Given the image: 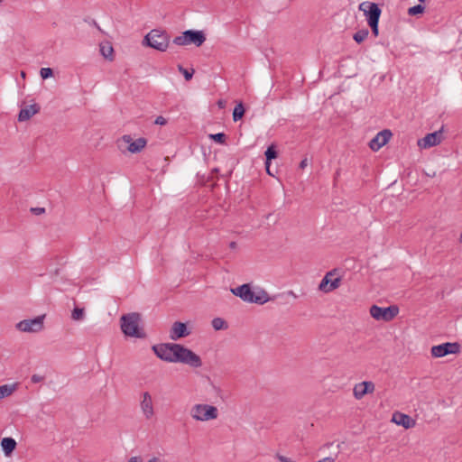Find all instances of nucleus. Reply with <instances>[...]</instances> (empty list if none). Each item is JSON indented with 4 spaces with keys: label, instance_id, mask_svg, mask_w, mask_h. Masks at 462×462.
<instances>
[{
    "label": "nucleus",
    "instance_id": "35",
    "mask_svg": "<svg viewBox=\"0 0 462 462\" xmlns=\"http://www.w3.org/2000/svg\"><path fill=\"white\" fill-rule=\"evenodd\" d=\"M415 425V420L406 414V430L412 428Z\"/></svg>",
    "mask_w": 462,
    "mask_h": 462
},
{
    "label": "nucleus",
    "instance_id": "33",
    "mask_svg": "<svg viewBox=\"0 0 462 462\" xmlns=\"http://www.w3.org/2000/svg\"><path fill=\"white\" fill-rule=\"evenodd\" d=\"M378 23L379 22L368 23L369 27L371 28L373 35L375 37H377L379 34Z\"/></svg>",
    "mask_w": 462,
    "mask_h": 462
},
{
    "label": "nucleus",
    "instance_id": "10",
    "mask_svg": "<svg viewBox=\"0 0 462 462\" xmlns=\"http://www.w3.org/2000/svg\"><path fill=\"white\" fill-rule=\"evenodd\" d=\"M392 136L393 133L390 129H383L370 140L368 146L373 152H377L390 141Z\"/></svg>",
    "mask_w": 462,
    "mask_h": 462
},
{
    "label": "nucleus",
    "instance_id": "19",
    "mask_svg": "<svg viewBox=\"0 0 462 462\" xmlns=\"http://www.w3.org/2000/svg\"><path fill=\"white\" fill-rule=\"evenodd\" d=\"M16 441L11 437H5L1 440L2 449L6 457L12 455V453L16 448Z\"/></svg>",
    "mask_w": 462,
    "mask_h": 462
},
{
    "label": "nucleus",
    "instance_id": "17",
    "mask_svg": "<svg viewBox=\"0 0 462 462\" xmlns=\"http://www.w3.org/2000/svg\"><path fill=\"white\" fill-rule=\"evenodd\" d=\"M40 106L36 103L22 108L18 114V121L23 122L29 120L32 116L40 112Z\"/></svg>",
    "mask_w": 462,
    "mask_h": 462
},
{
    "label": "nucleus",
    "instance_id": "45",
    "mask_svg": "<svg viewBox=\"0 0 462 462\" xmlns=\"http://www.w3.org/2000/svg\"><path fill=\"white\" fill-rule=\"evenodd\" d=\"M21 75L22 77H25V72L22 71Z\"/></svg>",
    "mask_w": 462,
    "mask_h": 462
},
{
    "label": "nucleus",
    "instance_id": "40",
    "mask_svg": "<svg viewBox=\"0 0 462 462\" xmlns=\"http://www.w3.org/2000/svg\"><path fill=\"white\" fill-rule=\"evenodd\" d=\"M127 462H141L140 457H132Z\"/></svg>",
    "mask_w": 462,
    "mask_h": 462
},
{
    "label": "nucleus",
    "instance_id": "22",
    "mask_svg": "<svg viewBox=\"0 0 462 462\" xmlns=\"http://www.w3.org/2000/svg\"><path fill=\"white\" fill-rule=\"evenodd\" d=\"M245 113V108L244 106V104L242 102L238 103L233 111V120L235 122H237L243 118Z\"/></svg>",
    "mask_w": 462,
    "mask_h": 462
},
{
    "label": "nucleus",
    "instance_id": "42",
    "mask_svg": "<svg viewBox=\"0 0 462 462\" xmlns=\"http://www.w3.org/2000/svg\"><path fill=\"white\" fill-rule=\"evenodd\" d=\"M93 26H95L97 30L101 31L99 25L97 24V23L95 20H93Z\"/></svg>",
    "mask_w": 462,
    "mask_h": 462
},
{
    "label": "nucleus",
    "instance_id": "27",
    "mask_svg": "<svg viewBox=\"0 0 462 462\" xmlns=\"http://www.w3.org/2000/svg\"><path fill=\"white\" fill-rule=\"evenodd\" d=\"M368 34H369V32L367 29H362V30L357 31L354 34L353 39L356 41V42L361 43L367 38Z\"/></svg>",
    "mask_w": 462,
    "mask_h": 462
},
{
    "label": "nucleus",
    "instance_id": "28",
    "mask_svg": "<svg viewBox=\"0 0 462 462\" xmlns=\"http://www.w3.org/2000/svg\"><path fill=\"white\" fill-rule=\"evenodd\" d=\"M43 318L44 316L36 317L32 319H29L31 326L33 327L34 328V331L38 332L42 330V328H43Z\"/></svg>",
    "mask_w": 462,
    "mask_h": 462
},
{
    "label": "nucleus",
    "instance_id": "6",
    "mask_svg": "<svg viewBox=\"0 0 462 462\" xmlns=\"http://www.w3.org/2000/svg\"><path fill=\"white\" fill-rule=\"evenodd\" d=\"M369 313L375 320L389 322L399 314V307L397 305L380 307L374 304L370 307Z\"/></svg>",
    "mask_w": 462,
    "mask_h": 462
},
{
    "label": "nucleus",
    "instance_id": "39",
    "mask_svg": "<svg viewBox=\"0 0 462 462\" xmlns=\"http://www.w3.org/2000/svg\"><path fill=\"white\" fill-rule=\"evenodd\" d=\"M318 462H335V459L331 457H327L321 460H319Z\"/></svg>",
    "mask_w": 462,
    "mask_h": 462
},
{
    "label": "nucleus",
    "instance_id": "36",
    "mask_svg": "<svg viewBox=\"0 0 462 462\" xmlns=\"http://www.w3.org/2000/svg\"><path fill=\"white\" fill-rule=\"evenodd\" d=\"M43 380V376L40 375V374H33L32 377H31V381L32 383H40Z\"/></svg>",
    "mask_w": 462,
    "mask_h": 462
},
{
    "label": "nucleus",
    "instance_id": "34",
    "mask_svg": "<svg viewBox=\"0 0 462 462\" xmlns=\"http://www.w3.org/2000/svg\"><path fill=\"white\" fill-rule=\"evenodd\" d=\"M154 124L159 125H165L167 124V119L162 116H159L156 117Z\"/></svg>",
    "mask_w": 462,
    "mask_h": 462
},
{
    "label": "nucleus",
    "instance_id": "5",
    "mask_svg": "<svg viewBox=\"0 0 462 462\" xmlns=\"http://www.w3.org/2000/svg\"><path fill=\"white\" fill-rule=\"evenodd\" d=\"M206 41V34L203 31L187 30L181 35L173 39V43L179 46L194 44L200 47Z\"/></svg>",
    "mask_w": 462,
    "mask_h": 462
},
{
    "label": "nucleus",
    "instance_id": "41",
    "mask_svg": "<svg viewBox=\"0 0 462 462\" xmlns=\"http://www.w3.org/2000/svg\"><path fill=\"white\" fill-rule=\"evenodd\" d=\"M147 462H161L160 458L154 457L152 458H151L150 460H148Z\"/></svg>",
    "mask_w": 462,
    "mask_h": 462
},
{
    "label": "nucleus",
    "instance_id": "29",
    "mask_svg": "<svg viewBox=\"0 0 462 462\" xmlns=\"http://www.w3.org/2000/svg\"><path fill=\"white\" fill-rule=\"evenodd\" d=\"M71 318H72V319L77 320V321L84 319L85 309L79 308V307H75L72 310Z\"/></svg>",
    "mask_w": 462,
    "mask_h": 462
},
{
    "label": "nucleus",
    "instance_id": "18",
    "mask_svg": "<svg viewBox=\"0 0 462 462\" xmlns=\"http://www.w3.org/2000/svg\"><path fill=\"white\" fill-rule=\"evenodd\" d=\"M264 155L266 171L269 175L273 176V173L270 171V166L272 160L276 159L279 155L276 145L274 143L269 145L264 152Z\"/></svg>",
    "mask_w": 462,
    "mask_h": 462
},
{
    "label": "nucleus",
    "instance_id": "46",
    "mask_svg": "<svg viewBox=\"0 0 462 462\" xmlns=\"http://www.w3.org/2000/svg\"><path fill=\"white\" fill-rule=\"evenodd\" d=\"M2 2H3V0H0V3H2Z\"/></svg>",
    "mask_w": 462,
    "mask_h": 462
},
{
    "label": "nucleus",
    "instance_id": "30",
    "mask_svg": "<svg viewBox=\"0 0 462 462\" xmlns=\"http://www.w3.org/2000/svg\"><path fill=\"white\" fill-rule=\"evenodd\" d=\"M392 421L396 423L397 425H401L404 427V413L400 411H395L393 414Z\"/></svg>",
    "mask_w": 462,
    "mask_h": 462
},
{
    "label": "nucleus",
    "instance_id": "14",
    "mask_svg": "<svg viewBox=\"0 0 462 462\" xmlns=\"http://www.w3.org/2000/svg\"><path fill=\"white\" fill-rule=\"evenodd\" d=\"M190 331L189 330L186 323L181 321H175L171 326L170 337L172 340H178L188 337Z\"/></svg>",
    "mask_w": 462,
    "mask_h": 462
},
{
    "label": "nucleus",
    "instance_id": "21",
    "mask_svg": "<svg viewBox=\"0 0 462 462\" xmlns=\"http://www.w3.org/2000/svg\"><path fill=\"white\" fill-rule=\"evenodd\" d=\"M420 4L408 8L407 14L411 16H417L422 14L425 11V6L422 5L425 0H419Z\"/></svg>",
    "mask_w": 462,
    "mask_h": 462
},
{
    "label": "nucleus",
    "instance_id": "7",
    "mask_svg": "<svg viewBox=\"0 0 462 462\" xmlns=\"http://www.w3.org/2000/svg\"><path fill=\"white\" fill-rule=\"evenodd\" d=\"M190 414L196 420H209L217 418L218 411L215 406L208 404H196L192 407Z\"/></svg>",
    "mask_w": 462,
    "mask_h": 462
},
{
    "label": "nucleus",
    "instance_id": "32",
    "mask_svg": "<svg viewBox=\"0 0 462 462\" xmlns=\"http://www.w3.org/2000/svg\"><path fill=\"white\" fill-rule=\"evenodd\" d=\"M40 75L42 79H49L53 76V69L51 68H42Z\"/></svg>",
    "mask_w": 462,
    "mask_h": 462
},
{
    "label": "nucleus",
    "instance_id": "2",
    "mask_svg": "<svg viewBox=\"0 0 462 462\" xmlns=\"http://www.w3.org/2000/svg\"><path fill=\"white\" fill-rule=\"evenodd\" d=\"M142 316L138 312H132L125 314L121 317V329L126 337H132L136 338H145L146 333L143 328H139Z\"/></svg>",
    "mask_w": 462,
    "mask_h": 462
},
{
    "label": "nucleus",
    "instance_id": "38",
    "mask_svg": "<svg viewBox=\"0 0 462 462\" xmlns=\"http://www.w3.org/2000/svg\"><path fill=\"white\" fill-rule=\"evenodd\" d=\"M308 164V161H307V158L303 159L300 162V169H304Z\"/></svg>",
    "mask_w": 462,
    "mask_h": 462
},
{
    "label": "nucleus",
    "instance_id": "13",
    "mask_svg": "<svg viewBox=\"0 0 462 462\" xmlns=\"http://www.w3.org/2000/svg\"><path fill=\"white\" fill-rule=\"evenodd\" d=\"M122 141L128 143L127 150L132 153L140 152L147 144V140L144 137H140L134 141L129 134L123 135Z\"/></svg>",
    "mask_w": 462,
    "mask_h": 462
},
{
    "label": "nucleus",
    "instance_id": "26",
    "mask_svg": "<svg viewBox=\"0 0 462 462\" xmlns=\"http://www.w3.org/2000/svg\"><path fill=\"white\" fill-rule=\"evenodd\" d=\"M209 139L219 144H226V134L225 133L210 134Z\"/></svg>",
    "mask_w": 462,
    "mask_h": 462
},
{
    "label": "nucleus",
    "instance_id": "24",
    "mask_svg": "<svg viewBox=\"0 0 462 462\" xmlns=\"http://www.w3.org/2000/svg\"><path fill=\"white\" fill-rule=\"evenodd\" d=\"M212 327L215 330H224L228 328L227 322L221 318H215L212 320Z\"/></svg>",
    "mask_w": 462,
    "mask_h": 462
},
{
    "label": "nucleus",
    "instance_id": "15",
    "mask_svg": "<svg viewBox=\"0 0 462 462\" xmlns=\"http://www.w3.org/2000/svg\"><path fill=\"white\" fill-rule=\"evenodd\" d=\"M374 391V383L371 381H364L354 386L353 394L356 399L361 400L365 395L372 393Z\"/></svg>",
    "mask_w": 462,
    "mask_h": 462
},
{
    "label": "nucleus",
    "instance_id": "3",
    "mask_svg": "<svg viewBox=\"0 0 462 462\" xmlns=\"http://www.w3.org/2000/svg\"><path fill=\"white\" fill-rule=\"evenodd\" d=\"M234 295L241 298L244 301L250 303L264 304L269 300L268 293L261 290L255 294L248 283L242 284L235 289H231Z\"/></svg>",
    "mask_w": 462,
    "mask_h": 462
},
{
    "label": "nucleus",
    "instance_id": "8",
    "mask_svg": "<svg viewBox=\"0 0 462 462\" xmlns=\"http://www.w3.org/2000/svg\"><path fill=\"white\" fill-rule=\"evenodd\" d=\"M359 10L364 13L367 24L379 22L382 10L378 4L365 1L359 5Z\"/></svg>",
    "mask_w": 462,
    "mask_h": 462
},
{
    "label": "nucleus",
    "instance_id": "16",
    "mask_svg": "<svg viewBox=\"0 0 462 462\" xmlns=\"http://www.w3.org/2000/svg\"><path fill=\"white\" fill-rule=\"evenodd\" d=\"M143 400L141 401L140 406L146 419H151L153 414V404L152 396L148 392L143 393Z\"/></svg>",
    "mask_w": 462,
    "mask_h": 462
},
{
    "label": "nucleus",
    "instance_id": "44",
    "mask_svg": "<svg viewBox=\"0 0 462 462\" xmlns=\"http://www.w3.org/2000/svg\"><path fill=\"white\" fill-rule=\"evenodd\" d=\"M223 104H224V103H223V101H222V100H219V101H218V106H219L220 107H222V106H223Z\"/></svg>",
    "mask_w": 462,
    "mask_h": 462
},
{
    "label": "nucleus",
    "instance_id": "20",
    "mask_svg": "<svg viewBox=\"0 0 462 462\" xmlns=\"http://www.w3.org/2000/svg\"><path fill=\"white\" fill-rule=\"evenodd\" d=\"M100 52L105 59L114 60V49L109 42L100 44Z\"/></svg>",
    "mask_w": 462,
    "mask_h": 462
},
{
    "label": "nucleus",
    "instance_id": "4",
    "mask_svg": "<svg viewBox=\"0 0 462 462\" xmlns=\"http://www.w3.org/2000/svg\"><path fill=\"white\" fill-rule=\"evenodd\" d=\"M143 43L160 51H165L169 47L170 36L165 31L152 30L143 38Z\"/></svg>",
    "mask_w": 462,
    "mask_h": 462
},
{
    "label": "nucleus",
    "instance_id": "25",
    "mask_svg": "<svg viewBox=\"0 0 462 462\" xmlns=\"http://www.w3.org/2000/svg\"><path fill=\"white\" fill-rule=\"evenodd\" d=\"M17 329L23 332H35L33 327L31 326L29 319H23L17 323Z\"/></svg>",
    "mask_w": 462,
    "mask_h": 462
},
{
    "label": "nucleus",
    "instance_id": "23",
    "mask_svg": "<svg viewBox=\"0 0 462 462\" xmlns=\"http://www.w3.org/2000/svg\"><path fill=\"white\" fill-rule=\"evenodd\" d=\"M15 390V385L4 384L0 385V400L10 396Z\"/></svg>",
    "mask_w": 462,
    "mask_h": 462
},
{
    "label": "nucleus",
    "instance_id": "31",
    "mask_svg": "<svg viewBox=\"0 0 462 462\" xmlns=\"http://www.w3.org/2000/svg\"><path fill=\"white\" fill-rule=\"evenodd\" d=\"M178 70L184 76L187 81H189L192 79L193 74L195 72L193 69H191V70L189 71L180 64L178 65Z\"/></svg>",
    "mask_w": 462,
    "mask_h": 462
},
{
    "label": "nucleus",
    "instance_id": "11",
    "mask_svg": "<svg viewBox=\"0 0 462 462\" xmlns=\"http://www.w3.org/2000/svg\"><path fill=\"white\" fill-rule=\"evenodd\" d=\"M336 270L330 271L327 273V274L324 276V278L321 280L319 289L321 291L324 292H329L340 286L341 278L336 277L332 279V277L335 275Z\"/></svg>",
    "mask_w": 462,
    "mask_h": 462
},
{
    "label": "nucleus",
    "instance_id": "1",
    "mask_svg": "<svg viewBox=\"0 0 462 462\" xmlns=\"http://www.w3.org/2000/svg\"><path fill=\"white\" fill-rule=\"evenodd\" d=\"M160 359L170 363H182L193 368L202 365V360L192 350L177 343H162L152 346Z\"/></svg>",
    "mask_w": 462,
    "mask_h": 462
},
{
    "label": "nucleus",
    "instance_id": "12",
    "mask_svg": "<svg viewBox=\"0 0 462 462\" xmlns=\"http://www.w3.org/2000/svg\"><path fill=\"white\" fill-rule=\"evenodd\" d=\"M443 139V130L442 128L439 131H435L433 133H430L426 134L421 139L418 140V145L420 148L427 149L433 146H436L441 143Z\"/></svg>",
    "mask_w": 462,
    "mask_h": 462
},
{
    "label": "nucleus",
    "instance_id": "9",
    "mask_svg": "<svg viewBox=\"0 0 462 462\" xmlns=\"http://www.w3.org/2000/svg\"><path fill=\"white\" fill-rule=\"evenodd\" d=\"M460 351V345L455 343H443L431 347V355L434 357H443L448 354H457Z\"/></svg>",
    "mask_w": 462,
    "mask_h": 462
},
{
    "label": "nucleus",
    "instance_id": "43",
    "mask_svg": "<svg viewBox=\"0 0 462 462\" xmlns=\"http://www.w3.org/2000/svg\"><path fill=\"white\" fill-rule=\"evenodd\" d=\"M229 245H230L231 248H235L236 246V242H231Z\"/></svg>",
    "mask_w": 462,
    "mask_h": 462
},
{
    "label": "nucleus",
    "instance_id": "37",
    "mask_svg": "<svg viewBox=\"0 0 462 462\" xmlns=\"http://www.w3.org/2000/svg\"><path fill=\"white\" fill-rule=\"evenodd\" d=\"M31 210L36 215H40L45 212V208H32Z\"/></svg>",
    "mask_w": 462,
    "mask_h": 462
}]
</instances>
